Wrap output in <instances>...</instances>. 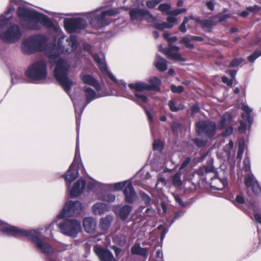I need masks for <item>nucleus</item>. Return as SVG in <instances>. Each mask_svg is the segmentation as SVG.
<instances>
[{
  "mask_svg": "<svg viewBox=\"0 0 261 261\" xmlns=\"http://www.w3.org/2000/svg\"><path fill=\"white\" fill-rule=\"evenodd\" d=\"M48 226L30 230L21 229L10 225L0 220V231L13 237H25L34 245L37 250L47 256L49 254Z\"/></svg>",
  "mask_w": 261,
  "mask_h": 261,
  "instance_id": "1",
  "label": "nucleus"
},
{
  "mask_svg": "<svg viewBox=\"0 0 261 261\" xmlns=\"http://www.w3.org/2000/svg\"><path fill=\"white\" fill-rule=\"evenodd\" d=\"M17 14L21 24L27 29L39 30L42 27H49V19L42 14L19 7Z\"/></svg>",
  "mask_w": 261,
  "mask_h": 261,
  "instance_id": "2",
  "label": "nucleus"
},
{
  "mask_svg": "<svg viewBox=\"0 0 261 261\" xmlns=\"http://www.w3.org/2000/svg\"><path fill=\"white\" fill-rule=\"evenodd\" d=\"M15 10L13 6H10L5 15L0 16V38L7 43H14L21 38L22 33L18 25L13 24L5 30L9 20L12 17L11 13Z\"/></svg>",
  "mask_w": 261,
  "mask_h": 261,
  "instance_id": "3",
  "label": "nucleus"
},
{
  "mask_svg": "<svg viewBox=\"0 0 261 261\" xmlns=\"http://www.w3.org/2000/svg\"><path fill=\"white\" fill-rule=\"evenodd\" d=\"M20 47L22 52L25 55L41 52L49 57L48 38L43 34L34 35L27 38L22 42Z\"/></svg>",
  "mask_w": 261,
  "mask_h": 261,
  "instance_id": "4",
  "label": "nucleus"
},
{
  "mask_svg": "<svg viewBox=\"0 0 261 261\" xmlns=\"http://www.w3.org/2000/svg\"><path fill=\"white\" fill-rule=\"evenodd\" d=\"M70 65L64 59L60 58L56 63L54 76L57 81L67 93L70 91L73 82L68 77Z\"/></svg>",
  "mask_w": 261,
  "mask_h": 261,
  "instance_id": "5",
  "label": "nucleus"
},
{
  "mask_svg": "<svg viewBox=\"0 0 261 261\" xmlns=\"http://www.w3.org/2000/svg\"><path fill=\"white\" fill-rule=\"evenodd\" d=\"M25 75L35 82H41L46 77L47 71L46 62L37 61L30 65L25 72Z\"/></svg>",
  "mask_w": 261,
  "mask_h": 261,
  "instance_id": "6",
  "label": "nucleus"
},
{
  "mask_svg": "<svg viewBox=\"0 0 261 261\" xmlns=\"http://www.w3.org/2000/svg\"><path fill=\"white\" fill-rule=\"evenodd\" d=\"M60 231L68 236L75 238L81 230V222L75 219H63L58 224Z\"/></svg>",
  "mask_w": 261,
  "mask_h": 261,
  "instance_id": "7",
  "label": "nucleus"
},
{
  "mask_svg": "<svg viewBox=\"0 0 261 261\" xmlns=\"http://www.w3.org/2000/svg\"><path fill=\"white\" fill-rule=\"evenodd\" d=\"M163 37L168 41L169 47L163 48L161 51L172 60L185 62L186 59L183 58L179 53L173 52V51L178 52L179 50L178 46L171 45L177 40V37L176 36L170 37V34L168 33H164Z\"/></svg>",
  "mask_w": 261,
  "mask_h": 261,
  "instance_id": "8",
  "label": "nucleus"
},
{
  "mask_svg": "<svg viewBox=\"0 0 261 261\" xmlns=\"http://www.w3.org/2000/svg\"><path fill=\"white\" fill-rule=\"evenodd\" d=\"M195 130L198 136L211 139L216 134V123L211 120H202L196 123Z\"/></svg>",
  "mask_w": 261,
  "mask_h": 261,
  "instance_id": "9",
  "label": "nucleus"
},
{
  "mask_svg": "<svg viewBox=\"0 0 261 261\" xmlns=\"http://www.w3.org/2000/svg\"><path fill=\"white\" fill-rule=\"evenodd\" d=\"M81 161L79 145L76 142L75 155L73 162L70 165L67 171L62 177L70 185L79 176V169L75 168V166Z\"/></svg>",
  "mask_w": 261,
  "mask_h": 261,
  "instance_id": "10",
  "label": "nucleus"
},
{
  "mask_svg": "<svg viewBox=\"0 0 261 261\" xmlns=\"http://www.w3.org/2000/svg\"><path fill=\"white\" fill-rule=\"evenodd\" d=\"M82 209V203L79 201H69L66 202L62 211L58 215L59 218L76 216L80 214Z\"/></svg>",
  "mask_w": 261,
  "mask_h": 261,
  "instance_id": "11",
  "label": "nucleus"
},
{
  "mask_svg": "<svg viewBox=\"0 0 261 261\" xmlns=\"http://www.w3.org/2000/svg\"><path fill=\"white\" fill-rule=\"evenodd\" d=\"M114 189L116 191H120L123 189L125 201L127 203H132L136 196L133 185L130 181H124L115 183L114 184Z\"/></svg>",
  "mask_w": 261,
  "mask_h": 261,
  "instance_id": "12",
  "label": "nucleus"
},
{
  "mask_svg": "<svg viewBox=\"0 0 261 261\" xmlns=\"http://www.w3.org/2000/svg\"><path fill=\"white\" fill-rule=\"evenodd\" d=\"M67 42L70 46L71 48V49H69L68 47L65 48L64 46L62 45L60 40L58 41V45L55 51H54V50L53 49V48L50 46V59H54L59 56L61 54L68 53L69 50L71 51H74L76 49L77 47V39L75 36H70L69 39H67Z\"/></svg>",
  "mask_w": 261,
  "mask_h": 261,
  "instance_id": "13",
  "label": "nucleus"
},
{
  "mask_svg": "<svg viewBox=\"0 0 261 261\" xmlns=\"http://www.w3.org/2000/svg\"><path fill=\"white\" fill-rule=\"evenodd\" d=\"M85 24V20L81 17L68 18L65 19L64 20L65 29L70 34L84 29L86 27Z\"/></svg>",
  "mask_w": 261,
  "mask_h": 261,
  "instance_id": "14",
  "label": "nucleus"
},
{
  "mask_svg": "<svg viewBox=\"0 0 261 261\" xmlns=\"http://www.w3.org/2000/svg\"><path fill=\"white\" fill-rule=\"evenodd\" d=\"M118 13L116 9H109L102 11L100 14L97 15L95 19H92L90 21L91 24H99L100 27H104L108 25L110 21L107 18V16H114Z\"/></svg>",
  "mask_w": 261,
  "mask_h": 261,
  "instance_id": "15",
  "label": "nucleus"
},
{
  "mask_svg": "<svg viewBox=\"0 0 261 261\" xmlns=\"http://www.w3.org/2000/svg\"><path fill=\"white\" fill-rule=\"evenodd\" d=\"M94 251L100 261H116L112 252L108 249L95 246Z\"/></svg>",
  "mask_w": 261,
  "mask_h": 261,
  "instance_id": "16",
  "label": "nucleus"
},
{
  "mask_svg": "<svg viewBox=\"0 0 261 261\" xmlns=\"http://www.w3.org/2000/svg\"><path fill=\"white\" fill-rule=\"evenodd\" d=\"M129 15L132 21H142L146 15H149L151 18H153L152 15L148 11L139 8L131 9L129 10Z\"/></svg>",
  "mask_w": 261,
  "mask_h": 261,
  "instance_id": "17",
  "label": "nucleus"
},
{
  "mask_svg": "<svg viewBox=\"0 0 261 261\" xmlns=\"http://www.w3.org/2000/svg\"><path fill=\"white\" fill-rule=\"evenodd\" d=\"M80 79L84 84L92 86L97 91L101 90V87L100 84L92 75L82 74Z\"/></svg>",
  "mask_w": 261,
  "mask_h": 261,
  "instance_id": "18",
  "label": "nucleus"
},
{
  "mask_svg": "<svg viewBox=\"0 0 261 261\" xmlns=\"http://www.w3.org/2000/svg\"><path fill=\"white\" fill-rule=\"evenodd\" d=\"M86 186V181L84 180H78L73 185L70 191L71 197H76L83 193Z\"/></svg>",
  "mask_w": 261,
  "mask_h": 261,
  "instance_id": "19",
  "label": "nucleus"
},
{
  "mask_svg": "<svg viewBox=\"0 0 261 261\" xmlns=\"http://www.w3.org/2000/svg\"><path fill=\"white\" fill-rule=\"evenodd\" d=\"M96 225L95 220L92 217H86L83 220L84 229L88 233H93L95 230Z\"/></svg>",
  "mask_w": 261,
  "mask_h": 261,
  "instance_id": "20",
  "label": "nucleus"
},
{
  "mask_svg": "<svg viewBox=\"0 0 261 261\" xmlns=\"http://www.w3.org/2000/svg\"><path fill=\"white\" fill-rule=\"evenodd\" d=\"M148 82L150 84H147L148 91H154L156 92L161 91L160 85L161 84V81L158 77L155 76L150 77Z\"/></svg>",
  "mask_w": 261,
  "mask_h": 261,
  "instance_id": "21",
  "label": "nucleus"
},
{
  "mask_svg": "<svg viewBox=\"0 0 261 261\" xmlns=\"http://www.w3.org/2000/svg\"><path fill=\"white\" fill-rule=\"evenodd\" d=\"M113 220V216L110 215H108L105 217L100 218L99 220L100 228L103 231H107L110 227Z\"/></svg>",
  "mask_w": 261,
  "mask_h": 261,
  "instance_id": "22",
  "label": "nucleus"
},
{
  "mask_svg": "<svg viewBox=\"0 0 261 261\" xmlns=\"http://www.w3.org/2000/svg\"><path fill=\"white\" fill-rule=\"evenodd\" d=\"M195 172L202 180L206 181V179L205 176L208 173H214V168L213 166H204L199 168Z\"/></svg>",
  "mask_w": 261,
  "mask_h": 261,
  "instance_id": "23",
  "label": "nucleus"
},
{
  "mask_svg": "<svg viewBox=\"0 0 261 261\" xmlns=\"http://www.w3.org/2000/svg\"><path fill=\"white\" fill-rule=\"evenodd\" d=\"M148 248H141L139 244H135L131 248V253L133 255H139L145 258L147 257Z\"/></svg>",
  "mask_w": 261,
  "mask_h": 261,
  "instance_id": "24",
  "label": "nucleus"
},
{
  "mask_svg": "<svg viewBox=\"0 0 261 261\" xmlns=\"http://www.w3.org/2000/svg\"><path fill=\"white\" fill-rule=\"evenodd\" d=\"M109 210V206L104 203H97L93 206V211L95 214L101 215Z\"/></svg>",
  "mask_w": 261,
  "mask_h": 261,
  "instance_id": "25",
  "label": "nucleus"
},
{
  "mask_svg": "<svg viewBox=\"0 0 261 261\" xmlns=\"http://www.w3.org/2000/svg\"><path fill=\"white\" fill-rule=\"evenodd\" d=\"M82 90L85 93L87 104L89 103L95 98L96 92L92 88L84 87L82 88Z\"/></svg>",
  "mask_w": 261,
  "mask_h": 261,
  "instance_id": "26",
  "label": "nucleus"
},
{
  "mask_svg": "<svg viewBox=\"0 0 261 261\" xmlns=\"http://www.w3.org/2000/svg\"><path fill=\"white\" fill-rule=\"evenodd\" d=\"M128 87L131 90H135L136 91H142L143 90L148 91L147 83L142 82L129 84Z\"/></svg>",
  "mask_w": 261,
  "mask_h": 261,
  "instance_id": "27",
  "label": "nucleus"
},
{
  "mask_svg": "<svg viewBox=\"0 0 261 261\" xmlns=\"http://www.w3.org/2000/svg\"><path fill=\"white\" fill-rule=\"evenodd\" d=\"M155 67L161 72L167 69V61L162 57H159L155 63Z\"/></svg>",
  "mask_w": 261,
  "mask_h": 261,
  "instance_id": "28",
  "label": "nucleus"
},
{
  "mask_svg": "<svg viewBox=\"0 0 261 261\" xmlns=\"http://www.w3.org/2000/svg\"><path fill=\"white\" fill-rule=\"evenodd\" d=\"M132 210V207L128 205H125L120 209L119 216L122 221H125L126 219Z\"/></svg>",
  "mask_w": 261,
  "mask_h": 261,
  "instance_id": "29",
  "label": "nucleus"
},
{
  "mask_svg": "<svg viewBox=\"0 0 261 261\" xmlns=\"http://www.w3.org/2000/svg\"><path fill=\"white\" fill-rule=\"evenodd\" d=\"M232 119V116L231 114L228 113H225L218 124V127L219 129H222L225 125L229 123Z\"/></svg>",
  "mask_w": 261,
  "mask_h": 261,
  "instance_id": "30",
  "label": "nucleus"
},
{
  "mask_svg": "<svg viewBox=\"0 0 261 261\" xmlns=\"http://www.w3.org/2000/svg\"><path fill=\"white\" fill-rule=\"evenodd\" d=\"M197 21L203 29H207L208 32L212 31L213 26L214 25V22L211 20L208 19H198Z\"/></svg>",
  "mask_w": 261,
  "mask_h": 261,
  "instance_id": "31",
  "label": "nucleus"
},
{
  "mask_svg": "<svg viewBox=\"0 0 261 261\" xmlns=\"http://www.w3.org/2000/svg\"><path fill=\"white\" fill-rule=\"evenodd\" d=\"M257 181L252 174H247L245 177L244 184L246 187L251 188Z\"/></svg>",
  "mask_w": 261,
  "mask_h": 261,
  "instance_id": "32",
  "label": "nucleus"
},
{
  "mask_svg": "<svg viewBox=\"0 0 261 261\" xmlns=\"http://www.w3.org/2000/svg\"><path fill=\"white\" fill-rule=\"evenodd\" d=\"M192 41L190 38L188 37H183L179 41L180 44L185 45V47L190 49H193L194 48V44L190 43Z\"/></svg>",
  "mask_w": 261,
  "mask_h": 261,
  "instance_id": "33",
  "label": "nucleus"
},
{
  "mask_svg": "<svg viewBox=\"0 0 261 261\" xmlns=\"http://www.w3.org/2000/svg\"><path fill=\"white\" fill-rule=\"evenodd\" d=\"M113 242L120 246H122L126 242L125 236L123 234H117L113 238Z\"/></svg>",
  "mask_w": 261,
  "mask_h": 261,
  "instance_id": "34",
  "label": "nucleus"
},
{
  "mask_svg": "<svg viewBox=\"0 0 261 261\" xmlns=\"http://www.w3.org/2000/svg\"><path fill=\"white\" fill-rule=\"evenodd\" d=\"M173 25L166 22L158 23L154 24V28L159 30H163L165 29H170L172 28Z\"/></svg>",
  "mask_w": 261,
  "mask_h": 261,
  "instance_id": "35",
  "label": "nucleus"
},
{
  "mask_svg": "<svg viewBox=\"0 0 261 261\" xmlns=\"http://www.w3.org/2000/svg\"><path fill=\"white\" fill-rule=\"evenodd\" d=\"M193 142L197 147L203 148L206 145L207 140L196 138L193 139Z\"/></svg>",
  "mask_w": 261,
  "mask_h": 261,
  "instance_id": "36",
  "label": "nucleus"
},
{
  "mask_svg": "<svg viewBox=\"0 0 261 261\" xmlns=\"http://www.w3.org/2000/svg\"><path fill=\"white\" fill-rule=\"evenodd\" d=\"M261 56V50L254 51L251 55L247 57L249 62L253 63L259 56Z\"/></svg>",
  "mask_w": 261,
  "mask_h": 261,
  "instance_id": "37",
  "label": "nucleus"
},
{
  "mask_svg": "<svg viewBox=\"0 0 261 261\" xmlns=\"http://www.w3.org/2000/svg\"><path fill=\"white\" fill-rule=\"evenodd\" d=\"M170 90L174 93L180 94L184 91V87L182 86H176L174 84H172L170 86Z\"/></svg>",
  "mask_w": 261,
  "mask_h": 261,
  "instance_id": "38",
  "label": "nucleus"
},
{
  "mask_svg": "<svg viewBox=\"0 0 261 261\" xmlns=\"http://www.w3.org/2000/svg\"><path fill=\"white\" fill-rule=\"evenodd\" d=\"M252 192L256 195L259 196L261 195V188L259 185L258 182H255L254 185L251 187Z\"/></svg>",
  "mask_w": 261,
  "mask_h": 261,
  "instance_id": "39",
  "label": "nucleus"
},
{
  "mask_svg": "<svg viewBox=\"0 0 261 261\" xmlns=\"http://www.w3.org/2000/svg\"><path fill=\"white\" fill-rule=\"evenodd\" d=\"M161 2V0H151L147 1L146 2V6L149 9L155 8Z\"/></svg>",
  "mask_w": 261,
  "mask_h": 261,
  "instance_id": "40",
  "label": "nucleus"
},
{
  "mask_svg": "<svg viewBox=\"0 0 261 261\" xmlns=\"http://www.w3.org/2000/svg\"><path fill=\"white\" fill-rule=\"evenodd\" d=\"M245 149L244 142L239 143L238 150L237 152V158L241 159Z\"/></svg>",
  "mask_w": 261,
  "mask_h": 261,
  "instance_id": "41",
  "label": "nucleus"
},
{
  "mask_svg": "<svg viewBox=\"0 0 261 261\" xmlns=\"http://www.w3.org/2000/svg\"><path fill=\"white\" fill-rule=\"evenodd\" d=\"M168 106L170 111L173 112H177L179 110H182L183 109L182 107L180 108L176 106L175 102L172 100L169 101Z\"/></svg>",
  "mask_w": 261,
  "mask_h": 261,
  "instance_id": "42",
  "label": "nucleus"
},
{
  "mask_svg": "<svg viewBox=\"0 0 261 261\" xmlns=\"http://www.w3.org/2000/svg\"><path fill=\"white\" fill-rule=\"evenodd\" d=\"M244 61L243 58H235L229 64V67H234L241 64Z\"/></svg>",
  "mask_w": 261,
  "mask_h": 261,
  "instance_id": "43",
  "label": "nucleus"
},
{
  "mask_svg": "<svg viewBox=\"0 0 261 261\" xmlns=\"http://www.w3.org/2000/svg\"><path fill=\"white\" fill-rule=\"evenodd\" d=\"M243 169L245 172H249L250 170V163L249 157H245L243 162Z\"/></svg>",
  "mask_w": 261,
  "mask_h": 261,
  "instance_id": "44",
  "label": "nucleus"
},
{
  "mask_svg": "<svg viewBox=\"0 0 261 261\" xmlns=\"http://www.w3.org/2000/svg\"><path fill=\"white\" fill-rule=\"evenodd\" d=\"M246 10L250 13H255L261 11V7L257 5H254L253 6L247 7Z\"/></svg>",
  "mask_w": 261,
  "mask_h": 261,
  "instance_id": "45",
  "label": "nucleus"
},
{
  "mask_svg": "<svg viewBox=\"0 0 261 261\" xmlns=\"http://www.w3.org/2000/svg\"><path fill=\"white\" fill-rule=\"evenodd\" d=\"M170 9V5L166 3L160 4L158 7V10L161 12H169Z\"/></svg>",
  "mask_w": 261,
  "mask_h": 261,
  "instance_id": "46",
  "label": "nucleus"
},
{
  "mask_svg": "<svg viewBox=\"0 0 261 261\" xmlns=\"http://www.w3.org/2000/svg\"><path fill=\"white\" fill-rule=\"evenodd\" d=\"M233 132V127L230 125L227 127H226L223 132L221 133V136L223 137H226L230 135Z\"/></svg>",
  "mask_w": 261,
  "mask_h": 261,
  "instance_id": "47",
  "label": "nucleus"
},
{
  "mask_svg": "<svg viewBox=\"0 0 261 261\" xmlns=\"http://www.w3.org/2000/svg\"><path fill=\"white\" fill-rule=\"evenodd\" d=\"M200 110V108L198 104L195 103L191 107V115L193 116L195 114L199 113Z\"/></svg>",
  "mask_w": 261,
  "mask_h": 261,
  "instance_id": "48",
  "label": "nucleus"
},
{
  "mask_svg": "<svg viewBox=\"0 0 261 261\" xmlns=\"http://www.w3.org/2000/svg\"><path fill=\"white\" fill-rule=\"evenodd\" d=\"M172 182L174 185L180 186L181 185V181L180 180V175L178 173H176L172 178Z\"/></svg>",
  "mask_w": 261,
  "mask_h": 261,
  "instance_id": "49",
  "label": "nucleus"
},
{
  "mask_svg": "<svg viewBox=\"0 0 261 261\" xmlns=\"http://www.w3.org/2000/svg\"><path fill=\"white\" fill-rule=\"evenodd\" d=\"M97 65L102 72H106L108 71L107 65L104 61H100L97 64Z\"/></svg>",
  "mask_w": 261,
  "mask_h": 261,
  "instance_id": "50",
  "label": "nucleus"
},
{
  "mask_svg": "<svg viewBox=\"0 0 261 261\" xmlns=\"http://www.w3.org/2000/svg\"><path fill=\"white\" fill-rule=\"evenodd\" d=\"M230 14H219L218 16V21L220 22L226 21L228 18L230 17Z\"/></svg>",
  "mask_w": 261,
  "mask_h": 261,
  "instance_id": "51",
  "label": "nucleus"
},
{
  "mask_svg": "<svg viewBox=\"0 0 261 261\" xmlns=\"http://www.w3.org/2000/svg\"><path fill=\"white\" fill-rule=\"evenodd\" d=\"M186 11H187V9L181 8V9L173 10L171 11L170 12H169L168 13H170L174 16H177L182 13H185Z\"/></svg>",
  "mask_w": 261,
  "mask_h": 261,
  "instance_id": "52",
  "label": "nucleus"
},
{
  "mask_svg": "<svg viewBox=\"0 0 261 261\" xmlns=\"http://www.w3.org/2000/svg\"><path fill=\"white\" fill-rule=\"evenodd\" d=\"M242 117L244 120L247 121L249 125L251 124L253 119L251 117L250 114H242Z\"/></svg>",
  "mask_w": 261,
  "mask_h": 261,
  "instance_id": "53",
  "label": "nucleus"
},
{
  "mask_svg": "<svg viewBox=\"0 0 261 261\" xmlns=\"http://www.w3.org/2000/svg\"><path fill=\"white\" fill-rule=\"evenodd\" d=\"M135 96L136 98L140 99L142 102H143L144 103L147 102L148 101V99L147 96L144 94H140L138 93H136L135 94Z\"/></svg>",
  "mask_w": 261,
  "mask_h": 261,
  "instance_id": "54",
  "label": "nucleus"
},
{
  "mask_svg": "<svg viewBox=\"0 0 261 261\" xmlns=\"http://www.w3.org/2000/svg\"><path fill=\"white\" fill-rule=\"evenodd\" d=\"M247 128V124L246 123L241 121L240 124V126L238 128V130L240 133H244Z\"/></svg>",
  "mask_w": 261,
  "mask_h": 261,
  "instance_id": "55",
  "label": "nucleus"
},
{
  "mask_svg": "<svg viewBox=\"0 0 261 261\" xmlns=\"http://www.w3.org/2000/svg\"><path fill=\"white\" fill-rule=\"evenodd\" d=\"M191 159L190 157L186 158L185 160L182 162L179 169L182 170L184 169L191 162Z\"/></svg>",
  "mask_w": 261,
  "mask_h": 261,
  "instance_id": "56",
  "label": "nucleus"
},
{
  "mask_svg": "<svg viewBox=\"0 0 261 261\" xmlns=\"http://www.w3.org/2000/svg\"><path fill=\"white\" fill-rule=\"evenodd\" d=\"M222 82L227 84L228 86H232L233 84L232 80L229 79L227 76H223L222 77Z\"/></svg>",
  "mask_w": 261,
  "mask_h": 261,
  "instance_id": "57",
  "label": "nucleus"
},
{
  "mask_svg": "<svg viewBox=\"0 0 261 261\" xmlns=\"http://www.w3.org/2000/svg\"><path fill=\"white\" fill-rule=\"evenodd\" d=\"M235 202L239 204H243L245 203V199L243 196L240 195H237Z\"/></svg>",
  "mask_w": 261,
  "mask_h": 261,
  "instance_id": "58",
  "label": "nucleus"
},
{
  "mask_svg": "<svg viewBox=\"0 0 261 261\" xmlns=\"http://www.w3.org/2000/svg\"><path fill=\"white\" fill-rule=\"evenodd\" d=\"M142 199L144 201V203L145 204H148L150 201V197L145 193H143L141 196Z\"/></svg>",
  "mask_w": 261,
  "mask_h": 261,
  "instance_id": "59",
  "label": "nucleus"
},
{
  "mask_svg": "<svg viewBox=\"0 0 261 261\" xmlns=\"http://www.w3.org/2000/svg\"><path fill=\"white\" fill-rule=\"evenodd\" d=\"M163 148V144L162 143L160 142H154L153 143V150L159 149H162Z\"/></svg>",
  "mask_w": 261,
  "mask_h": 261,
  "instance_id": "60",
  "label": "nucleus"
},
{
  "mask_svg": "<svg viewBox=\"0 0 261 261\" xmlns=\"http://www.w3.org/2000/svg\"><path fill=\"white\" fill-rule=\"evenodd\" d=\"M207 8L211 11H213L214 9V3L212 1L207 2L205 4Z\"/></svg>",
  "mask_w": 261,
  "mask_h": 261,
  "instance_id": "61",
  "label": "nucleus"
},
{
  "mask_svg": "<svg viewBox=\"0 0 261 261\" xmlns=\"http://www.w3.org/2000/svg\"><path fill=\"white\" fill-rule=\"evenodd\" d=\"M107 75L109 76V77L110 79V80L113 81V82H114L115 83L118 82V80L116 79V78L113 75V74L107 71Z\"/></svg>",
  "mask_w": 261,
  "mask_h": 261,
  "instance_id": "62",
  "label": "nucleus"
},
{
  "mask_svg": "<svg viewBox=\"0 0 261 261\" xmlns=\"http://www.w3.org/2000/svg\"><path fill=\"white\" fill-rule=\"evenodd\" d=\"M190 38H191V40L193 41L201 42L203 40V38L201 36H191Z\"/></svg>",
  "mask_w": 261,
  "mask_h": 261,
  "instance_id": "63",
  "label": "nucleus"
},
{
  "mask_svg": "<svg viewBox=\"0 0 261 261\" xmlns=\"http://www.w3.org/2000/svg\"><path fill=\"white\" fill-rule=\"evenodd\" d=\"M115 199V196L112 194H108L106 196V200L108 202H113Z\"/></svg>",
  "mask_w": 261,
  "mask_h": 261,
  "instance_id": "64",
  "label": "nucleus"
}]
</instances>
